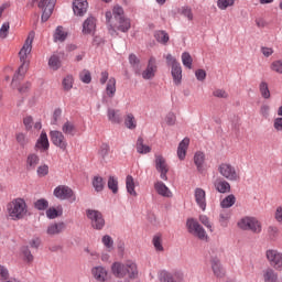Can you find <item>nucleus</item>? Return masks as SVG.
<instances>
[{"instance_id": "55", "label": "nucleus", "mask_w": 282, "mask_h": 282, "mask_svg": "<svg viewBox=\"0 0 282 282\" xmlns=\"http://www.w3.org/2000/svg\"><path fill=\"white\" fill-rule=\"evenodd\" d=\"M180 12L183 17H186L188 21H193V9H191V7H182Z\"/></svg>"}, {"instance_id": "50", "label": "nucleus", "mask_w": 282, "mask_h": 282, "mask_svg": "<svg viewBox=\"0 0 282 282\" xmlns=\"http://www.w3.org/2000/svg\"><path fill=\"white\" fill-rule=\"evenodd\" d=\"M79 78H80L82 83L89 85V83H91V73L87 69H84L80 72Z\"/></svg>"}, {"instance_id": "34", "label": "nucleus", "mask_w": 282, "mask_h": 282, "mask_svg": "<svg viewBox=\"0 0 282 282\" xmlns=\"http://www.w3.org/2000/svg\"><path fill=\"white\" fill-rule=\"evenodd\" d=\"M15 142H18V144H19V147H21V149H25V147H28V144H30V138L28 137V133L17 132L15 133Z\"/></svg>"}, {"instance_id": "56", "label": "nucleus", "mask_w": 282, "mask_h": 282, "mask_svg": "<svg viewBox=\"0 0 282 282\" xmlns=\"http://www.w3.org/2000/svg\"><path fill=\"white\" fill-rule=\"evenodd\" d=\"M101 241L107 249L109 250L113 249V239L111 238V236L109 235L104 236Z\"/></svg>"}, {"instance_id": "31", "label": "nucleus", "mask_w": 282, "mask_h": 282, "mask_svg": "<svg viewBox=\"0 0 282 282\" xmlns=\"http://www.w3.org/2000/svg\"><path fill=\"white\" fill-rule=\"evenodd\" d=\"M62 133L65 135H76L78 130L76 129V124L73 121H66L62 126Z\"/></svg>"}, {"instance_id": "48", "label": "nucleus", "mask_w": 282, "mask_h": 282, "mask_svg": "<svg viewBox=\"0 0 282 282\" xmlns=\"http://www.w3.org/2000/svg\"><path fill=\"white\" fill-rule=\"evenodd\" d=\"M65 91H69L74 87V77L72 75L66 76L62 82Z\"/></svg>"}, {"instance_id": "28", "label": "nucleus", "mask_w": 282, "mask_h": 282, "mask_svg": "<svg viewBox=\"0 0 282 282\" xmlns=\"http://www.w3.org/2000/svg\"><path fill=\"white\" fill-rule=\"evenodd\" d=\"M171 74H172L174 84L182 85V65L176 64L172 66Z\"/></svg>"}, {"instance_id": "60", "label": "nucleus", "mask_w": 282, "mask_h": 282, "mask_svg": "<svg viewBox=\"0 0 282 282\" xmlns=\"http://www.w3.org/2000/svg\"><path fill=\"white\" fill-rule=\"evenodd\" d=\"M23 124H24L26 131H30V129H32V124H34V119H32V116H26L23 119Z\"/></svg>"}, {"instance_id": "5", "label": "nucleus", "mask_w": 282, "mask_h": 282, "mask_svg": "<svg viewBox=\"0 0 282 282\" xmlns=\"http://www.w3.org/2000/svg\"><path fill=\"white\" fill-rule=\"evenodd\" d=\"M237 225L240 230H250L256 235H259L261 232V223L254 217H243L238 221Z\"/></svg>"}, {"instance_id": "40", "label": "nucleus", "mask_w": 282, "mask_h": 282, "mask_svg": "<svg viewBox=\"0 0 282 282\" xmlns=\"http://www.w3.org/2000/svg\"><path fill=\"white\" fill-rule=\"evenodd\" d=\"M154 39H156L158 43H161L162 45H166L169 43V33L165 31H156L154 34Z\"/></svg>"}, {"instance_id": "4", "label": "nucleus", "mask_w": 282, "mask_h": 282, "mask_svg": "<svg viewBox=\"0 0 282 282\" xmlns=\"http://www.w3.org/2000/svg\"><path fill=\"white\" fill-rule=\"evenodd\" d=\"M7 210L13 221H19L28 215V204L23 198H14L8 204Z\"/></svg>"}, {"instance_id": "20", "label": "nucleus", "mask_w": 282, "mask_h": 282, "mask_svg": "<svg viewBox=\"0 0 282 282\" xmlns=\"http://www.w3.org/2000/svg\"><path fill=\"white\" fill-rule=\"evenodd\" d=\"M66 225L65 223H55V224H51L48 225L47 229H46V235H48L50 237H54L56 235H61V232H64Z\"/></svg>"}, {"instance_id": "39", "label": "nucleus", "mask_w": 282, "mask_h": 282, "mask_svg": "<svg viewBox=\"0 0 282 282\" xmlns=\"http://www.w3.org/2000/svg\"><path fill=\"white\" fill-rule=\"evenodd\" d=\"M236 202H237V197H235V195L230 194L220 202V207L221 208H232V206H235Z\"/></svg>"}, {"instance_id": "58", "label": "nucleus", "mask_w": 282, "mask_h": 282, "mask_svg": "<svg viewBox=\"0 0 282 282\" xmlns=\"http://www.w3.org/2000/svg\"><path fill=\"white\" fill-rule=\"evenodd\" d=\"M39 177H45L50 173V166L47 164L40 165L36 171Z\"/></svg>"}, {"instance_id": "36", "label": "nucleus", "mask_w": 282, "mask_h": 282, "mask_svg": "<svg viewBox=\"0 0 282 282\" xmlns=\"http://www.w3.org/2000/svg\"><path fill=\"white\" fill-rule=\"evenodd\" d=\"M124 124L127 129H130V131H133L138 128V120L135 119V116L133 113H128L124 118Z\"/></svg>"}, {"instance_id": "38", "label": "nucleus", "mask_w": 282, "mask_h": 282, "mask_svg": "<svg viewBox=\"0 0 282 282\" xmlns=\"http://www.w3.org/2000/svg\"><path fill=\"white\" fill-rule=\"evenodd\" d=\"M20 257L25 263H32V261H34V256H32V251H30L28 247L21 248Z\"/></svg>"}, {"instance_id": "46", "label": "nucleus", "mask_w": 282, "mask_h": 282, "mask_svg": "<svg viewBox=\"0 0 282 282\" xmlns=\"http://www.w3.org/2000/svg\"><path fill=\"white\" fill-rule=\"evenodd\" d=\"M182 63L184 67H187V69H193V57L189 53H183L182 54Z\"/></svg>"}, {"instance_id": "29", "label": "nucleus", "mask_w": 282, "mask_h": 282, "mask_svg": "<svg viewBox=\"0 0 282 282\" xmlns=\"http://www.w3.org/2000/svg\"><path fill=\"white\" fill-rule=\"evenodd\" d=\"M154 188L159 195H162V197H172L173 195L171 189H169L163 182H156L154 184Z\"/></svg>"}, {"instance_id": "45", "label": "nucleus", "mask_w": 282, "mask_h": 282, "mask_svg": "<svg viewBox=\"0 0 282 282\" xmlns=\"http://www.w3.org/2000/svg\"><path fill=\"white\" fill-rule=\"evenodd\" d=\"M48 67H51V69H53L54 72H56V69H59L61 58H58V56L56 55L51 56V58L48 59Z\"/></svg>"}, {"instance_id": "54", "label": "nucleus", "mask_w": 282, "mask_h": 282, "mask_svg": "<svg viewBox=\"0 0 282 282\" xmlns=\"http://www.w3.org/2000/svg\"><path fill=\"white\" fill-rule=\"evenodd\" d=\"M47 206H50V203H47V200L44 199V198H41V199H39V200H36V202L34 203V207H35L37 210H45V209H47Z\"/></svg>"}, {"instance_id": "24", "label": "nucleus", "mask_w": 282, "mask_h": 282, "mask_svg": "<svg viewBox=\"0 0 282 282\" xmlns=\"http://www.w3.org/2000/svg\"><path fill=\"white\" fill-rule=\"evenodd\" d=\"M214 187L218 193H230V183H228V181L224 180V178H217L214 182Z\"/></svg>"}, {"instance_id": "41", "label": "nucleus", "mask_w": 282, "mask_h": 282, "mask_svg": "<svg viewBox=\"0 0 282 282\" xmlns=\"http://www.w3.org/2000/svg\"><path fill=\"white\" fill-rule=\"evenodd\" d=\"M152 243L156 252H164V246L162 245V235L158 234L153 237Z\"/></svg>"}, {"instance_id": "27", "label": "nucleus", "mask_w": 282, "mask_h": 282, "mask_svg": "<svg viewBox=\"0 0 282 282\" xmlns=\"http://www.w3.org/2000/svg\"><path fill=\"white\" fill-rule=\"evenodd\" d=\"M108 120L112 124H120L122 122V115H120V110L109 108Z\"/></svg>"}, {"instance_id": "43", "label": "nucleus", "mask_w": 282, "mask_h": 282, "mask_svg": "<svg viewBox=\"0 0 282 282\" xmlns=\"http://www.w3.org/2000/svg\"><path fill=\"white\" fill-rule=\"evenodd\" d=\"M229 219H230V212L221 210L219 215V224L220 226H223V228H226L228 226Z\"/></svg>"}, {"instance_id": "59", "label": "nucleus", "mask_w": 282, "mask_h": 282, "mask_svg": "<svg viewBox=\"0 0 282 282\" xmlns=\"http://www.w3.org/2000/svg\"><path fill=\"white\" fill-rule=\"evenodd\" d=\"M61 215V212L56 210V208H48L46 210V217L48 219H56Z\"/></svg>"}, {"instance_id": "2", "label": "nucleus", "mask_w": 282, "mask_h": 282, "mask_svg": "<svg viewBox=\"0 0 282 282\" xmlns=\"http://www.w3.org/2000/svg\"><path fill=\"white\" fill-rule=\"evenodd\" d=\"M105 17L111 36H118V32L126 33L131 30V20L124 17V9L119 4L113 7L112 12L107 11Z\"/></svg>"}, {"instance_id": "17", "label": "nucleus", "mask_w": 282, "mask_h": 282, "mask_svg": "<svg viewBox=\"0 0 282 282\" xmlns=\"http://www.w3.org/2000/svg\"><path fill=\"white\" fill-rule=\"evenodd\" d=\"M89 8V3L87 0H74L73 1V12L76 17H85L87 14V10Z\"/></svg>"}, {"instance_id": "15", "label": "nucleus", "mask_w": 282, "mask_h": 282, "mask_svg": "<svg viewBox=\"0 0 282 282\" xmlns=\"http://www.w3.org/2000/svg\"><path fill=\"white\" fill-rule=\"evenodd\" d=\"M97 25H98V19L94 15H89L83 22L82 34H84L85 36L87 35L94 36L96 34Z\"/></svg>"}, {"instance_id": "30", "label": "nucleus", "mask_w": 282, "mask_h": 282, "mask_svg": "<svg viewBox=\"0 0 282 282\" xmlns=\"http://www.w3.org/2000/svg\"><path fill=\"white\" fill-rule=\"evenodd\" d=\"M126 188L129 195L132 197H138V192H135V181L133 180V176L128 175L126 177Z\"/></svg>"}, {"instance_id": "11", "label": "nucleus", "mask_w": 282, "mask_h": 282, "mask_svg": "<svg viewBox=\"0 0 282 282\" xmlns=\"http://www.w3.org/2000/svg\"><path fill=\"white\" fill-rule=\"evenodd\" d=\"M267 261L274 270L282 271V253L276 249H269L265 251Z\"/></svg>"}, {"instance_id": "25", "label": "nucleus", "mask_w": 282, "mask_h": 282, "mask_svg": "<svg viewBox=\"0 0 282 282\" xmlns=\"http://www.w3.org/2000/svg\"><path fill=\"white\" fill-rule=\"evenodd\" d=\"M191 144V139L184 138L177 148V158L178 160H185L186 159V151H188V145Z\"/></svg>"}, {"instance_id": "64", "label": "nucleus", "mask_w": 282, "mask_h": 282, "mask_svg": "<svg viewBox=\"0 0 282 282\" xmlns=\"http://www.w3.org/2000/svg\"><path fill=\"white\" fill-rule=\"evenodd\" d=\"M98 153L100 158H107V155H109V147L105 143L101 144Z\"/></svg>"}, {"instance_id": "42", "label": "nucleus", "mask_w": 282, "mask_h": 282, "mask_svg": "<svg viewBox=\"0 0 282 282\" xmlns=\"http://www.w3.org/2000/svg\"><path fill=\"white\" fill-rule=\"evenodd\" d=\"M108 188L113 195L118 194V178L116 176H109Z\"/></svg>"}, {"instance_id": "52", "label": "nucleus", "mask_w": 282, "mask_h": 282, "mask_svg": "<svg viewBox=\"0 0 282 282\" xmlns=\"http://www.w3.org/2000/svg\"><path fill=\"white\" fill-rule=\"evenodd\" d=\"M10 34V22H4L0 28V39H8Z\"/></svg>"}, {"instance_id": "26", "label": "nucleus", "mask_w": 282, "mask_h": 282, "mask_svg": "<svg viewBox=\"0 0 282 282\" xmlns=\"http://www.w3.org/2000/svg\"><path fill=\"white\" fill-rule=\"evenodd\" d=\"M40 162H41V158H39V154L30 153L26 156V169H28V171H34V169H36V166H39Z\"/></svg>"}, {"instance_id": "1", "label": "nucleus", "mask_w": 282, "mask_h": 282, "mask_svg": "<svg viewBox=\"0 0 282 282\" xmlns=\"http://www.w3.org/2000/svg\"><path fill=\"white\" fill-rule=\"evenodd\" d=\"M32 43H34V32H30L22 48L19 52V57L21 61V66L18 69V73L14 74L13 79L11 82V87L13 89H18L20 94H25L28 89H30V83H25L22 86H19V83L23 80L28 68L30 67V59L28 58L32 53Z\"/></svg>"}, {"instance_id": "16", "label": "nucleus", "mask_w": 282, "mask_h": 282, "mask_svg": "<svg viewBox=\"0 0 282 282\" xmlns=\"http://www.w3.org/2000/svg\"><path fill=\"white\" fill-rule=\"evenodd\" d=\"M155 74H158V62L155 57H150L147 68L142 72V78L144 80H151L155 78Z\"/></svg>"}, {"instance_id": "22", "label": "nucleus", "mask_w": 282, "mask_h": 282, "mask_svg": "<svg viewBox=\"0 0 282 282\" xmlns=\"http://www.w3.org/2000/svg\"><path fill=\"white\" fill-rule=\"evenodd\" d=\"M263 282H279V273L272 268H267L262 271Z\"/></svg>"}, {"instance_id": "57", "label": "nucleus", "mask_w": 282, "mask_h": 282, "mask_svg": "<svg viewBox=\"0 0 282 282\" xmlns=\"http://www.w3.org/2000/svg\"><path fill=\"white\" fill-rule=\"evenodd\" d=\"M165 122L169 127H173L175 124V122H177V117L175 116L174 112H169L165 116Z\"/></svg>"}, {"instance_id": "33", "label": "nucleus", "mask_w": 282, "mask_h": 282, "mask_svg": "<svg viewBox=\"0 0 282 282\" xmlns=\"http://www.w3.org/2000/svg\"><path fill=\"white\" fill-rule=\"evenodd\" d=\"M116 79L113 77H110L106 85V96L108 98H113L116 96Z\"/></svg>"}, {"instance_id": "44", "label": "nucleus", "mask_w": 282, "mask_h": 282, "mask_svg": "<svg viewBox=\"0 0 282 282\" xmlns=\"http://www.w3.org/2000/svg\"><path fill=\"white\" fill-rule=\"evenodd\" d=\"M55 41L63 42L67 39V32H65V29L63 26H57L55 34H54Z\"/></svg>"}, {"instance_id": "14", "label": "nucleus", "mask_w": 282, "mask_h": 282, "mask_svg": "<svg viewBox=\"0 0 282 282\" xmlns=\"http://www.w3.org/2000/svg\"><path fill=\"white\" fill-rule=\"evenodd\" d=\"M154 164L158 173H160L161 180L166 182V180H169V163H166V159H164V156H162L161 154H156Z\"/></svg>"}, {"instance_id": "10", "label": "nucleus", "mask_w": 282, "mask_h": 282, "mask_svg": "<svg viewBox=\"0 0 282 282\" xmlns=\"http://www.w3.org/2000/svg\"><path fill=\"white\" fill-rule=\"evenodd\" d=\"M53 195L57 198V199H68L72 204L73 202H76V194H74V191L66 185H58L57 187H55Z\"/></svg>"}, {"instance_id": "19", "label": "nucleus", "mask_w": 282, "mask_h": 282, "mask_svg": "<svg viewBox=\"0 0 282 282\" xmlns=\"http://www.w3.org/2000/svg\"><path fill=\"white\" fill-rule=\"evenodd\" d=\"M212 270L217 279H224L226 276V270L221 265V261L217 258L210 260Z\"/></svg>"}, {"instance_id": "12", "label": "nucleus", "mask_w": 282, "mask_h": 282, "mask_svg": "<svg viewBox=\"0 0 282 282\" xmlns=\"http://www.w3.org/2000/svg\"><path fill=\"white\" fill-rule=\"evenodd\" d=\"M86 215L95 230H102V228H105V218L102 217V214L100 212L88 209L86 212Z\"/></svg>"}, {"instance_id": "7", "label": "nucleus", "mask_w": 282, "mask_h": 282, "mask_svg": "<svg viewBox=\"0 0 282 282\" xmlns=\"http://www.w3.org/2000/svg\"><path fill=\"white\" fill-rule=\"evenodd\" d=\"M187 230L194 237H197L202 241H206L208 239V235L206 234V229L199 225L195 218H188L186 221Z\"/></svg>"}, {"instance_id": "8", "label": "nucleus", "mask_w": 282, "mask_h": 282, "mask_svg": "<svg viewBox=\"0 0 282 282\" xmlns=\"http://www.w3.org/2000/svg\"><path fill=\"white\" fill-rule=\"evenodd\" d=\"M33 3H37V8L43 10L42 21H48L54 12V6H56V0H33Z\"/></svg>"}, {"instance_id": "18", "label": "nucleus", "mask_w": 282, "mask_h": 282, "mask_svg": "<svg viewBox=\"0 0 282 282\" xmlns=\"http://www.w3.org/2000/svg\"><path fill=\"white\" fill-rule=\"evenodd\" d=\"M35 150L41 153H45V151H50V139H47V133L42 131L40 138L35 143Z\"/></svg>"}, {"instance_id": "3", "label": "nucleus", "mask_w": 282, "mask_h": 282, "mask_svg": "<svg viewBox=\"0 0 282 282\" xmlns=\"http://www.w3.org/2000/svg\"><path fill=\"white\" fill-rule=\"evenodd\" d=\"M111 274L116 279H138V264L131 260L126 262L117 261L111 265Z\"/></svg>"}, {"instance_id": "9", "label": "nucleus", "mask_w": 282, "mask_h": 282, "mask_svg": "<svg viewBox=\"0 0 282 282\" xmlns=\"http://www.w3.org/2000/svg\"><path fill=\"white\" fill-rule=\"evenodd\" d=\"M158 279L160 282H184V273L182 271H167L161 270L158 273Z\"/></svg>"}, {"instance_id": "49", "label": "nucleus", "mask_w": 282, "mask_h": 282, "mask_svg": "<svg viewBox=\"0 0 282 282\" xmlns=\"http://www.w3.org/2000/svg\"><path fill=\"white\" fill-rule=\"evenodd\" d=\"M259 89L262 98H265V99L270 98V88L268 87V83L261 82Z\"/></svg>"}, {"instance_id": "35", "label": "nucleus", "mask_w": 282, "mask_h": 282, "mask_svg": "<svg viewBox=\"0 0 282 282\" xmlns=\"http://www.w3.org/2000/svg\"><path fill=\"white\" fill-rule=\"evenodd\" d=\"M91 184L96 193H102V191H105V180L101 176H94Z\"/></svg>"}, {"instance_id": "51", "label": "nucleus", "mask_w": 282, "mask_h": 282, "mask_svg": "<svg viewBox=\"0 0 282 282\" xmlns=\"http://www.w3.org/2000/svg\"><path fill=\"white\" fill-rule=\"evenodd\" d=\"M198 219H199L200 224H203V226H205V228H207V230L213 232V224L210 223V218H208V216L200 215Z\"/></svg>"}, {"instance_id": "32", "label": "nucleus", "mask_w": 282, "mask_h": 282, "mask_svg": "<svg viewBox=\"0 0 282 282\" xmlns=\"http://www.w3.org/2000/svg\"><path fill=\"white\" fill-rule=\"evenodd\" d=\"M204 162H206V154L202 151L196 152L194 154V164L197 167V171H202L204 169Z\"/></svg>"}, {"instance_id": "63", "label": "nucleus", "mask_w": 282, "mask_h": 282, "mask_svg": "<svg viewBox=\"0 0 282 282\" xmlns=\"http://www.w3.org/2000/svg\"><path fill=\"white\" fill-rule=\"evenodd\" d=\"M274 219L282 226V206H278L274 213Z\"/></svg>"}, {"instance_id": "61", "label": "nucleus", "mask_w": 282, "mask_h": 282, "mask_svg": "<svg viewBox=\"0 0 282 282\" xmlns=\"http://www.w3.org/2000/svg\"><path fill=\"white\" fill-rule=\"evenodd\" d=\"M10 276V272L8 271V268L0 264V279L2 281L8 280Z\"/></svg>"}, {"instance_id": "62", "label": "nucleus", "mask_w": 282, "mask_h": 282, "mask_svg": "<svg viewBox=\"0 0 282 282\" xmlns=\"http://www.w3.org/2000/svg\"><path fill=\"white\" fill-rule=\"evenodd\" d=\"M215 98H228V93L225 89H216L213 91Z\"/></svg>"}, {"instance_id": "47", "label": "nucleus", "mask_w": 282, "mask_h": 282, "mask_svg": "<svg viewBox=\"0 0 282 282\" xmlns=\"http://www.w3.org/2000/svg\"><path fill=\"white\" fill-rule=\"evenodd\" d=\"M235 6V0H218L217 7L219 10H228V8H232Z\"/></svg>"}, {"instance_id": "37", "label": "nucleus", "mask_w": 282, "mask_h": 282, "mask_svg": "<svg viewBox=\"0 0 282 282\" xmlns=\"http://www.w3.org/2000/svg\"><path fill=\"white\" fill-rule=\"evenodd\" d=\"M137 151L142 155L151 153V147L144 144V139H142V137H139L137 140Z\"/></svg>"}, {"instance_id": "53", "label": "nucleus", "mask_w": 282, "mask_h": 282, "mask_svg": "<svg viewBox=\"0 0 282 282\" xmlns=\"http://www.w3.org/2000/svg\"><path fill=\"white\" fill-rule=\"evenodd\" d=\"M270 69L271 72H275V74H282V59L272 62Z\"/></svg>"}, {"instance_id": "21", "label": "nucleus", "mask_w": 282, "mask_h": 282, "mask_svg": "<svg viewBox=\"0 0 282 282\" xmlns=\"http://www.w3.org/2000/svg\"><path fill=\"white\" fill-rule=\"evenodd\" d=\"M194 197H195V202H196L197 206L202 210H206V191H204L199 187L196 188L194 192Z\"/></svg>"}, {"instance_id": "6", "label": "nucleus", "mask_w": 282, "mask_h": 282, "mask_svg": "<svg viewBox=\"0 0 282 282\" xmlns=\"http://www.w3.org/2000/svg\"><path fill=\"white\" fill-rule=\"evenodd\" d=\"M218 173L225 177V180H228V182H239V180H241L239 172H237V169L230 163H220Z\"/></svg>"}, {"instance_id": "23", "label": "nucleus", "mask_w": 282, "mask_h": 282, "mask_svg": "<svg viewBox=\"0 0 282 282\" xmlns=\"http://www.w3.org/2000/svg\"><path fill=\"white\" fill-rule=\"evenodd\" d=\"M91 274L94 276L95 280H97L98 282H105L107 281V269H105L104 267H94L91 269Z\"/></svg>"}, {"instance_id": "13", "label": "nucleus", "mask_w": 282, "mask_h": 282, "mask_svg": "<svg viewBox=\"0 0 282 282\" xmlns=\"http://www.w3.org/2000/svg\"><path fill=\"white\" fill-rule=\"evenodd\" d=\"M50 138L54 147H57V149H61V151H67V139L63 132L58 130H52L50 132Z\"/></svg>"}]
</instances>
